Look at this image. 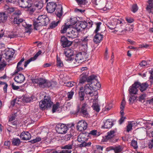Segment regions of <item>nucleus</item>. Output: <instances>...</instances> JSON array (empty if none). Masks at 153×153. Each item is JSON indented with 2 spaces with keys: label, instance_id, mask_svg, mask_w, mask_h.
<instances>
[{
  "label": "nucleus",
  "instance_id": "obj_1",
  "mask_svg": "<svg viewBox=\"0 0 153 153\" xmlns=\"http://www.w3.org/2000/svg\"><path fill=\"white\" fill-rule=\"evenodd\" d=\"M10 12H13V14L11 15V18L13 17H14L13 22L14 24H19L23 22L24 19L22 18H20L18 16L21 14L20 10L18 9L15 7H10Z\"/></svg>",
  "mask_w": 153,
  "mask_h": 153
},
{
  "label": "nucleus",
  "instance_id": "obj_2",
  "mask_svg": "<svg viewBox=\"0 0 153 153\" xmlns=\"http://www.w3.org/2000/svg\"><path fill=\"white\" fill-rule=\"evenodd\" d=\"M88 75L86 74L82 73L79 76V83L80 84H83L86 82H91L92 81V80H96L97 76L94 75H92L88 77Z\"/></svg>",
  "mask_w": 153,
  "mask_h": 153
},
{
  "label": "nucleus",
  "instance_id": "obj_3",
  "mask_svg": "<svg viewBox=\"0 0 153 153\" xmlns=\"http://www.w3.org/2000/svg\"><path fill=\"white\" fill-rule=\"evenodd\" d=\"M92 82L91 83L87 84L84 87V91L86 94H88L91 96H95V98H97L98 97L97 93L94 91V87H93L91 85Z\"/></svg>",
  "mask_w": 153,
  "mask_h": 153
},
{
  "label": "nucleus",
  "instance_id": "obj_4",
  "mask_svg": "<svg viewBox=\"0 0 153 153\" xmlns=\"http://www.w3.org/2000/svg\"><path fill=\"white\" fill-rule=\"evenodd\" d=\"M52 104L50 97L45 96L44 97V100L39 102V106L42 109H45L46 108L51 107Z\"/></svg>",
  "mask_w": 153,
  "mask_h": 153
},
{
  "label": "nucleus",
  "instance_id": "obj_5",
  "mask_svg": "<svg viewBox=\"0 0 153 153\" xmlns=\"http://www.w3.org/2000/svg\"><path fill=\"white\" fill-rule=\"evenodd\" d=\"M75 52L76 51L73 49L68 48L65 49L64 53L66 57V60L69 61H73L74 59V56Z\"/></svg>",
  "mask_w": 153,
  "mask_h": 153
},
{
  "label": "nucleus",
  "instance_id": "obj_6",
  "mask_svg": "<svg viewBox=\"0 0 153 153\" xmlns=\"http://www.w3.org/2000/svg\"><path fill=\"white\" fill-rule=\"evenodd\" d=\"M117 23L116 25V28L113 31H112V32L116 33L117 32L119 31L120 33H122L123 32H126L127 30L126 29H123L124 27V21L123 20L121 21L120 20H117Z\"/></svg>",
  "mask_w": 153,
  "mask_h": 153
},
{
  "label": "nucleus",
  "instance_id": "obj_7",
  "mask_svg": "<svg viewBox=\"0 0 153 153\" xmlns=\"http://www.w3.org/2000/svg\"><path fill=\"white\" fill-rule=\"evenodd\" d=\"M4 8L7 11H5L4 12L0 13V23L4 22L6 21L8 16V14L10 13V8L9 6L5 5Z\"/></svg>",
  "mask_w": 153,
  "mask_h": 153
},
{
  "label": "nucleus",
  "instance_id": "obj_8",
  "mask_svg": "<svg viewBox=\"0 0 153 153\" xmlns=\"http://www.w3.org/2000/svg\"><path fill=\"white\" fill-rule=\"evenodd\" d=\"M80 52L76 55L75 61L77 63H81L84 61L87 57V54L85 52Z\"/></svg>",
  "mask_w": 153,
  "mask_h": 153
},
{
  "label": "nucleus",
  "instance_id": "obj_9",
  "mask_svg": "<svg viewBox=\"0 0 153 153\" xmlns=\"http://www.w3.org/2000/svg\"><path fill=\"white\" fill-rule=\"evenodd\" d=\"M56 128L57 132L62 134L66 133L68 129L67 126L64 124H58L56 126Z\"/></svg>",
  "mask_w": 153,
  "mask_h": 153
},
{
  "label": "nucleus",
  "instance_id": "obj_10",
  "mask_svg": "<svg viewBox=\"0 0 153 153\" xmlns=\"http://www.w3.org/2000/svg\"><path fill=\"white\" fill-rule=\"evenodd\" d=\"M116 131L115 130H111L108 131L107 133V135L103 138V141L106 142L108 141H112V139L116 135Z\"/></svg>",
  "mask_w": 153,
  "mask_h": 153
},
{
  "label": "nucleus",
  "instance_id": "obj_11",
  "mask_svg": "<svg viewBox=\"0 0 153 153\" xmlns=\"http://www.w3.org/2000/svg\"><path fill=\"white\" fill-rule=\"evenodd\" d=\"M79 32H78L75 27L73 29L71 27L68 31L67 32L66 36L69 38L74 39L77 36Z\"/></svg>",
  "mask_w": 153,
  "mask_h": 153
},
{
  "label": "nucleus",
  "instance_id": "obj_12",
  "mask_svg": "<svg viewBox=\"0 0 153 153\" xmlns=\"http://www.w3.org/2000/svg\"><path fill=\"white\" fill-rule=\"evenodd\" d=\"M18 3L20 7L25 8H30L32 4L29 0H19Z\"/></svg>",
  "mask_w": 153,
  "mask_h": 153
},
{
  "label": "nucleus",
  "instance_id": "obj_13",
  "mask_svg": "<svg viewBox=\"0 0 153 153\" xmlns=\"http://www.w3.org/2000/svg\"><path fill=\"white\" fill-rule=\"evenodd\" d=\"M87 123L85 121L81 120L78 122L77 127L78 130L82 131L87 129Z\"/></svg>",
  "mask_w": 153,
  "mask_h": 153
},
{
  "label": "nucleus",
  "instance_id": "obj_14",
  "mask_svg": "<svg viewBox=\"0 0 153 153\" xmlns=\"http://www.w3.org/2000/svg\"><path fill=\"white\" fill-rule=\"evenodd\" d=\"M87 105L84 103L82 104L80 110H78V112H79L83 117H87L89 116V114L87 110Z\"/></svg>",
  "mask_w": 153,
  "mask_h": 153
},
{
  "label": "nucleus",
  "instance_id": "obj_15",
  "mask_svg": "<svg viewBox=\"0 0 153 153\" xmlns=\"http://www.w3.org/2000/svg\"><path fill=\"white\" fill-rule=\"evenodd\" d=\"M56 7L57 5L55 2H49L47 4L46 9L48 12L52 13L55 10Z\"/></svg>",
  "mask_w": 153,
  "mask_h": 153
},
{
  "label": "nucleus",
  "instance_id": "obj_16",
  "mask_svg": "<svg viewBox=\"0 0 153 153\" xmlns=\"http://www.w3.org/2000/svg\"><path fill=\"white\" fill-rule=\"evenodd\" d=\"M139 86V84L137 82H135L129 88L128 91L129 94H136L138 91L137 88Z\"/></svg>",
  "mask_w": 153,
  "mask_h": 153
},
{
  "label": "nucleus",
  "instance_id": "obj_17",
  "mask_svg": "<svg viewBox=\"0 0 153 153\" xmlns=\"http://www.w3.org/2000/svg\"><path fill=\"white\" fill-rule=\"evenodd\" d=\"M87 26V24L85 21H80L76 23L75 28L78 32H80L81 29H84Z\"/></svg>",
  "mask_w": 153,
  "mask_h": 153
},
{
  "label": "nucleus",
  "instance_id": "obj_18",
  "mask_svg": "<svg viewBox=\"0 0 153 153\" xmlns=\"http://www.w3.org/2000/svg\"><path fill=\"white\" fill-rule=\"evenodd\" d=\"M92 3L97 6L98 7L103 8L106 3V0H92Z\"/></svg>",
  "mask_w": 153,
  "mask_h": 153
},
{
  "label": "nucleus",
  "instance_id": "obj_19",
  "mask_svg": "<svg viewBox=\"0 0 153 153\" xmlns=\"http://www.w3.org/2000/svg\"><path fill=\"white\" fill-rule=\"evenodd\" d=\"M15 81L17 83H21L24 82L25 79V77L23 74H19L16 75L14 78Z\"/></svg>",
  "mask_w": 153,
  "mask_h": 153
},
{
  "label": "nucleus",
  "instance_id": "obj_20",
  "mask_svg": "<svg viewBox=\"0 0 153 153\" xmlns=\"http://www.w3.org/2000/svg\"><path fill=\"white\" fill-rule=\"evenodd\" d=\"M60 40L62 45L64 48L69 46L72 44L71 42L68 41L67 38L64 36L62 37Z\"/></svg>",
  "mask_w": 153,
  "mask_h": 153
},
{
  "label": "nucleus",
  "instance_id": "obj_21",
  "mask_svg": "<svg viewBox=\"0 0 153 153\" xmlns=\"http://www.w3.org/2000/svg\"><path fill=\"white\" fill-rule=\"evenodd\" d=\"M41 53V51H39L33 57L30 58L29 59L25 61L24 64V67L25 68L27 67V65L30 62L36 60L37 58Z\"/></svg>",
  "mask_w": 153,
  "mask_h": 153
},
{
  "label": "nucleus",
  "instance_id": "obj_22",
  "mask_svg": "<svg viewBox=\"0 0 153 153\" xmlns=\"http://www.w3.org/2000/svg\"><path fill=\"white\" fill-rule=\"evenodd\" d=\"M88 139V136L86 134L81 133L78 136L77 140L78 142L82 143L83 142L86 141Z\"/></svg>",
  "mask_w": 153,
  "mask_h": 153
},
{
  "label": "nucleus",
  "instance_id": "obj_23",
  "mask_svg": "<svg viewBox=\"0 0 153 153\" xmlns=\"http://www.w3.org/2000/svg\"><path fill=\"white\" fill-rule=\"evenodd\" d=\"M25 59L24 58H22L20 61L18 62L17 64L16 69L15 71V74H17L18 72L22 71L24 69L23 68V65L22 63L24 61Z\"/></svg>",
  "mask_w": 153,
  "mask_h": 153
},
{
  "label": "nucleus",
  "instance_id": "obj_24",
  "mask_svg": "<svg viewBox=\"0 0 153 153\" xmlns=\"http://www.w3.org/2000/svg\"><path fill=\"white\" fill-rule=\"evenodd\" d=\"M20 137L24 140H28L31 138V135L28 131L23 132L20 135Z\"/></svg>",
  "mask_w": 153,
  "mask_h": 153
},
{
  "label": "nucleus",
  "instance_id": "obj_25",
  "mask_svg": "<svg viewBox=\"0 0 153 153\" xmlns=\"http://www.w3.org/2000/svg\"><path fill=\"white\" fill-rule=\"evenodd\" d=\"M63 13V12L62 6L61 5H58L57 7V8L55 12L56 14V15L58 18H59V19H60Z\"/></svg>",
  "mask_w": 153,
  "mask_h": 153
},
{
  "label": "nucleus",
  "instance_id": "obj_26",
  "mask_svg": "<svg viewBox=\"0 0 153 153\" xmlns=\"http://www.w3.org/2000/svg\"><path fill=\"white\" fill-rule=\"evenodd\" d=\"M89 39L88 36H85L81 39L82 45L84 47L85 51H86L88 48L87 44Z\"/></svg>",
  "mask_w": 153,
  "mask_h": 153
},
{
  "label": "nucleus",
  "instance_id": "obj_27",
  "mask_svg": "<svg viewBox=\"0 0 153 153\" xmlns=\"http://www.w3.org/2000/svg\"><path fill=\"white\" fill-rule=\"evenodd\" d=\"M103 37L102 35L99 33H97L95 35L93 39V41L96 43H100L102 40Z\"/></svg>",
  "mask_w": 153,
  "mask_h": 153
},
{
  "label": "nucleus",
  "instance_id": "obj_28",
  "mask_svg": "<svg viewBox=\"0 0 153 153\" xmlns=\"http://www.w3.org/2000/svg\"><path fill=\"white\" fill-rule=\"evenodd\" d=\"M153 0H149L148 3L149 5L146 7V9L149 13H151L153 14Z\"/></svg>",
  "mask_w": 153,
  "mask_h": 153
},
{
  "label": "nucleus",
  "instance_id": "obj_29",
  "mask_svg": "<svg viewBox=\"0 0 153 153\" xmlns=\"http://www.w3.org/2000/svg\"><path fill=\"white\" fill-rule=\"evenodd\" d=\"M104 125L102 126L105 128H111L113 125V123L111 120L107 119L104 122Z\"/></svg>",
  "mask_w": 153,
  "mask_h": 153
},
{
  "label": "nucleus",
  "instance_id": "obj_30",
  "mask_svg": "<svg viewBox=\"0 0 153 153\" xmlns=\"http://www.w3.org/2000/svg\"><path fill=\"white\" fill-rule=\"evenodd\" d=\"M22 22V26L26 28V33H30L32 32V29L31 28V25L27 24L24 20L23 22Z\"/></svg>",
  "mask_w": 153,
  "mask_h": 153
},
{
  "label": "nucleus",
  "instance_id": "obj_31",
  "mask_svg": "<svg viewBox=\"0 0 153 153\" xmlns=\"http://www.w3.org/2000/svg\"><path fill=\"white\" fill-rule=\"evenodd\" d=\"M71 26V25H66L65 23V24L63 25L61 27V30H60L61 33H64L66 32L67 33Z\"/></svg>",
  "mask_w": 153,
  "mask_h": 153
},
{
  "label": "nucleus",
  "instance_id": "obj_32",
  "mask_svg": "<svg viewBox=\"0 0 153 153\" xmlns=\"http://www.w3.org/2000/svg\"><path fill=\"white\" fill-rule=\"evenodd\" d=\"M44 24L45 23H42L39 21L34 22L33 24L34 27V29L36 30H38L40 27L43 26Z\"/></svg>",
  "mask_w": 153,
  "mask_h": 153
},
{
  "label": "nucleus",
  "instance_id": "obj_33",
  "mask_svg": "<svg viewBox=\"0 0 153 153\" xmlns=\"http://www.w3.org/2000/svg\"><path fill=\"white\" fill-rule=\"evenodd\" d=\"M137 82L140 85L139 87H140V90L142 92H143L144 91L146 90V89L149 86L148 84L146 82L141 84L139 82Z\"/></svg>",
  "mask_w": 153,
  "mask_h": 153
},
{
  "label": "nucleus",
  "instance_id": "obj_34",
  "mask_svg": "<svg viewBox=\"0 0 153 153\" xmlns=\"http://www.w3.org/2000/svg\"><path fill=\"white\" fill-rule=\"evenodd\" d=\"M91 142L90 141L88 142L87 140L83 142L79 145L80 147H89L91 146Z\"/></svg>",
  "mask_w": 153,
  "mask_h": 153
},
{
  "label": "nucleus",
  "instance_id": "obj_35",
  "mask_svg": "<svg viewBox=\"0 0 153 153\" xmlns=\"http://www.w3.org/2000/svg\"><path fill=\"white\" fill-rule=\"evenodd\" d=\"M111 149L114 150L115 153H121L123 150L122 147L120 146L111 147Z\"/></svg>",
  "mask_w": 153,
  "mask_h": 153
},
{
  "label": "nucleus",
  "instance_id": "obj_36",
  "mask_svg": "<svg viewBox=\"0 0 153 153\" xmlns=\"http://www.w3.org/2000/svg\"><path fill=\"white\" fill-rule=\"evenodd\" d=\"M74 142L72 141L71 143L65 145L61 148L62 149H67L68 150L71 149L73 148Z\"/></svg>",
  "mask_w": 153,
  "mask_h": 153
},
{
  "label": "nucleus",
  "instance_id": "obj_37",
  "mask_svg": "<svg viewBox=\"0 0 153 153\" xmlns=\"http://www.w3.org/2000/svg\"><path fill=\"white\" fill-rule=\"evenodd\" d=\"M46 80L45 79H44L42 78H39L38 85L40 87L43 88H45Z\"/></svg>",
  "mask_w": 153,
  "mask_h": 153
},
{
  "label": "nucleus",
  "instance_id": "obj_38",
  "mask_svg": "<svg viewBox=\"0 0 153 153\" xmlns=\"http://www.w3.org/2000/svg\"><path fill=\"white\" fill-rule=\"evenodd\" d=\"M48 19V17H46L45 15H41L39 16L37 18V21H40V22H41L42 23H45V20Z\"/></svg>",
  "mask_w": 153,
  "mask_h": 153
},
{
  "label": "nucleus",
  "instance_id": "obj_39",
  "mask_svg": "<svg viewBox=\"0 0 153 153\" xmlns=\"http://www.w3.org/2000/svg\"><path fill=\"white\" fill-rule=\"evenodd\" d=\"M47 137H37L36 139H34L32 140H31L30 142L32 143H34L37 142H38L40 141L41 140V138L43 139L44 140H45L47 139Z\"/></svg>",
  "mask_w": 153,
  "mask_h": 153
},
{
  "label": "nucleus",
  "instance_id": "obj_40",
  "mask_svg": "<svg viewBox=\"0 0 153 153\" xmlns=\"http://www.w3.org/2000/svg\"><path fill=\"white\" fill-rule=\"evenodd\" d=\"M61 21V19H59L58 21H53L50 24V27L52 29L55 28L56 26H57Z\"/></svg>",
  "mask_w": 153,
  "mask_h": 153
},
{
  "label": "nucleus",
  "instance_id": "obj_41",
  "mask_svg": "<svg viewBox=\"0 0 153 153\" xmlns=\"http://www.w3.org/2000/svg\"><path fill=\"white\" fill-rule=\"evenodd\" d=\"M125 104L126 101L124 100H123L121 102V105L120 106V108L121 109L120 113L122 116H123L124 114L123 109L124 108Z\"/></svg>",
  "mask_w": 153,
  "mask_h": 153
},
{
  "label": "nucleus",
  "instance_id": "obj_42",
  "mask_svg": "<svg viewBox=\"0 0 153 153\" xmlns=\"http://www.w3.org/2000/svg\"><path fill=\"white\" fill-rule=\"evenodd\" d=\"M56 85V82H54L47 81L46 80L45 87H53L55 86V85Z\"/></svg>",
  "mask_w": 153,
  "mask_h": 153
},
{
  "label": "nucleus",
  "instance_id": "obj_43",
  "mask_svg": "<svg viewBox=\"0 0 153 153\" xmlns=\"http://www.w3.org/2000/svg\"><path fill=\"white\" fill-rule=\"evenodd\" d=\"M20 140L18 138H14L12 140V145L13 146H18L20 143Z\"/></svg>",
  "mask_w": 153,
  "mask_h": 153
},
{
  "label": "nucleus",
  "instance_id": "obj_44",
  "mask_svg": "<svg viewBox=\"0 0 153 153\" xmlns=\"http://www.w3.org/2000/svg\"><path fill=\"white\" fill-rule=\"evenodd\" d=\"M56 65L59 68L62 67L63 66L62 61L60 59L58 56L57 55V56Z\"/></svg>",
  "mask_w": 153,
  "mask_h": 153
},
{
  "label": "nucleus",
  "instance_id": "obj_45",
  "mask_svg": "<svg viewBox=\"0 0 153 153\" xmlns=\"http://www.w3.org/2000/svg\"><path fill=\"white\" fill-rule=\"evenodd\" d=\"M59 102H56V104L53 105L52 108L53 113H54L56 111H58V109L59 107Z\"/></svg>",
  "mask_w": 153,
  "mask_h": 153
},
{
  "label": "nucleus",
  "instance_id": "obj_46",
  "mask_svg": "<svg viewBox=\"0 0 153 153\" xmlns=\"http://www.w3.org/2000/svg\"><path fill=\"white\" fill-rule=\"evenodd\" d=\"M36 9L40 10L43 7V4L41 2H39L34 4Z\"/></svg>",
  "mask_w": 153,
  "mask_h": 153
},
{
  "label": "nucleus",
  "instance_id": "obj_47",
  "mask_svg": "<svg viewBox=\"0 0 153 153\" xmlns=\"http://www.w3.org/2000/svg\"><path fill=\"white\" fill-rule=\"evenodd\" d=\"M112 5L111 2H108L107 3L105 4V7L103 8V10H105V8L107 9H110L112 8Z\"/></svg>",
  "mask_w": 153,
  "mask_h": 153
},
{
  "label": "nucleus",
  "instance_id": "obj_48",
  "mask_svg": "<svg viewBox=\"0 0 153 153\" xmlns=\"http://www.w3.org/2000/svg\"><path fill=\"white\" fill-rule=\"evenodd\" d=\"M116 25L112 22H108L107 24V27L111 30L115 29Z\"/></svg>",
  "mask_w": 153,
  "mask_h": 153
},
{
  "label": "nucleus",
  "instance_id": "obj_49",
  "mask_svg": "<svg viewBox=\"0 0 153 153\" xmlns=\"http://www.w3.org/2000/svg\"><path fill=\"white\" fill-rule=\"evenodd\" d=\"M92 106L93 109L95 111H96L97 112H98L100 111V107L97 103H94Z\"/></svg>",
  "mask_w": 153,
  "mask_h": 153
},
{
  "label": "nucleus",
  "instance_id": "obj_50",
  "mask_svg": "<svg viewBox=\"0 0 153 153\" xmlns=\"http://www.w3.org/2000/svg\"><path fill=\"white\" fill-rule=\"evenodd\" d=\"M65 84L67 86L71 87L76 85V83L75 82L71 81L67 82Z\"/></svg>",
  "mask_w": 153,
  "mask_h": 153
},
{
  "label": "nucleus",
  "instance_id": "obj_51",
  "mask_svg": "<svg viewBox=\"0 0 153 153\" xmlns=\"http://www.w3.org/2000/svg\"><path fill=\"white\" fill-rule=\"evenodd\" d=\"M24 99L25 101L27 102H30L33 100L32 96H26L24 98Z\"/></svg>",
  "mask_w": 153,
  "mask_h": 153
},
{
  "label": "nucleus",
  "instance_id": "obj_52",
  "mask_svg": "<svg viewBox=\"0 0 153 153\" xmlns=\"http://www.w3.org/2000/svg\"><path fill=\"white\" fill-rule=\"evenodd\" d=\"M74 94V92L73 90H71L70 92H68L67 93L68 98L69 100H70L72 98Z\"/></svg>",
  "mask_w": 153,
  "mask_h": 153
},
{
  "label": "nucleus",
  "instance_id": "obj_53",
  "mask_svg": "<svg viewBox=\"0 0 153 153\" xmlns=\"http://www.w3.org/2000/svg\"><path fill=\"white\" fill-rule=\"evenodd\" d=\"M79 100L82 101L84 100V93L83 91H81L79 92Z\"/></svg>",
  "mask_w": 153,
  "mask_h": 153
},
{
  "label": "nucleus",
  "instance_id": "obj_54",
  "mask_svg": "<svg viewBox=\"0 0 153 153\" xmlns=\"http://www.w3.org/2000/svg\"><path fill=\"white\" fill-rule=\"evenodd\" d=\"M137 97L135 96L132 95L129 97V103H133L134 102L136 99Z\"/></svg>",
  "mask_w": 153,
  "mask_h": 153
},
{
  "label": "nucleus",
  "instance_id": "obj_55",
  "mask_svg": "<svg viewBox=\"0 0 153 153\" xmlns=\"http://www.w3.org/2000/svg\"><path fill=\"white\" fill-rule=\"evenodd\" d=\"M10 60L14 59L13 55L15 53V50L11 48H10Z\"/></svg>",
  "mask_w": 153,
  "mask_h": 153
},
{
  "label": "nucleus",
  "instance_id": "obj_56",
  "mask_svg": "<svg viewBox=\"0 0 153 153\" xmlns=\"http://www.w3.org/2000/svg\"><path fill=\"white\" fill-rule=\"evenodd\" d=\"M97 77L96 78L97 80H92V81H96V84H94V85L95 86V87H94V88H95L98 89L99 88H100L101 86L100 85L99 82H98V81L97 80Z\"/></svg>",
  "mask_w": 153,
  "mask_h": 153
},
{
  "label": "nucleus",
  "instance_id": "obj_57",
  "mask_svg": "<svg viewBox=\"0 0 153 153\" xmlns=\"http://www.w3.org/2000/svg\"><path fill=\"white\" fill-rule=\"evenodd\" d=\"M131 145L134 149L137 148V142L135 140H132L131 141Z\"/></svg>",
  "mask_w": 153,
  "mask_h": 153
},
{
  "label": "nucleus",
  "instance_id": "obj_58",
  "mask_svg": "<svg viewBox=\"0 0 153 153\" xmlns=\"http://www.w3.org/2000/svg\"><path fill=\"white\" fill-rule=\"evenodd\" d=\"M101 23L100 22H99L96 24V28L94 31L96 33H97V32L98 31H99L100 27V25H101Z\"/></svg>",
  "mask_w": 153,
  "mask_h": 153
},
{
  "label": "nucleus",
  "instance_id": "obj_59",
  "mask_svg": "<svg viewBox=\"0 0 153 153\" xmlns=\"http://www.w3.org/2000/svg\"><path fill=\"white\" fill-rule=\"evenodd\" d=\"M6 64L4 62H1L0 63V71L3 70L4 68L6 66Z\"/></svg>",
  "mask_w": 153,
  "mask_h": 153
},
{
  "label": "nucleus",
  "instance_id": "obj_60",
  "mask_svg": "<svg viewBox=\"0 0 153 153\" xmlns=\"http://www.w3.org/2000/svg\"><path fill=\"white\" fill-rule=\"evenodd\" d=\"M146 96V94H145L141 95L139 97V101L142 102L143 100H145Z\"/></svg>",
  "mask_w": 153,
  "mask_h": 153
},
{
  "label": "nucleus",
  "instance_id": "obj_61",
  "mask_svg": "<svg viewBox=\"0 0 153 153\" xmlns=\"http://www.w3.org/2000/svg\"><path fill=\"white\" fill-rule=\"evenodd\" d=\"M97 130H94L91 131L89 132V134L94 136H98V135L97 134Z\"/></svg>",
  "mask_w": 153,
  "mask_h": 153
},
{
  "label": "nucleus",
  "instance_id": "obj_62",
  "mask_svg": "<svg viewBox=\"0 0 153 153\" xmlns=\"http://www.w3.org/2000/svg\"><path fill=\"white\" fill-rule=\"evenodd\" d=\"M8 50H5V53L4 54L5 55V58L7 59H9L10 58V52L9 51V49H8Z\"/></svg>",
  "mask_w": 153,
  "mask_h": 153
},
{
  "label": "nucleus",
  "instance_id": "obj_63",
  "mask_svg": "<svg viewBox=\"0 0 153 153\" xmlns=\"http://www.w3.org/2000/svg\"><path fill=\"white\" fill-rule=\"evenodd\" d=\"M79 5L81 4H85V3L86 0H76Z\"/></svg>",
  "mask_w": 153,
  "mask_h": 153
},
{
  "label": "nucleus",
  "instance_id": "obj_64",
  "mask_svg": "<svg viewBox=\"0 0 153 153\" xmlns=\"http://www.w3.org/2000/svg\"><path fill=\"white\" fill-rule=\"evenodd\" d=\"M132 11L134 13L135 12L138 10V7L136 4L133 5L132 7Z\"/></svg>",
  "mask_w": 153,
  "mask_h": 153
}]
</instances>
